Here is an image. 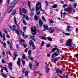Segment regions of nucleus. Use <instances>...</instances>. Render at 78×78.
<instances>
[{
	"label": "nucleus",
	"mask_w": 78,
	"mask_h": 78,
	"mask_svg": "<svg viewBox=\"0 0 78 78\" xmlns=\"http://www.w3.org/2000/svg\"><path fill=\"white\" fill-rule=\"evenodd\" d=\"M73 11V12H75V10H74V9L72 8V7H68V8H65L64 9V11H66V12H72Z\"/></svg>",
	"instance_id": "obj_1"
},
{
	"label": "nucleus",
	"mask_w": 78,
	"mask_h": 78,
	"mask_svg": "<svg viewBox=\"0 0 78 78\" xmlns=\"http://www.w3.org/2000/svg\"><path fill=\"white\" fill-rule=\"evenodd\" d=\"M39 9H41V11H44V10L41 8V3L40 2H37L36 4V11H38L39 10Z\"/></svg>",
	"instance_id": "obj_2"
},
{
	"label": "nucleus",
	"mask_w": 78,
	"mask_h": 78,
	"mask_svg": "<svg viewBox=\"0 0 78 78\" xmlns=\"http://www.w3.org/2000/svg\"><path fill=\"white\" fill-rule=\"evenodd\" d=\"M72 39H69L68 40L67 42L66 43V45L67 47H71L72 46Z\"/></svg>",
	"instance_id": "obj_3"
},
{
	"label": "nucleus",
	"mask_w": 78,
	"mask_h": 78,
	"mask_svg": "<svg viewBox=\"0 0 78 78\" xmlns=\"http://www.w3.org/2000/svg\"><path fill=\"white\" fill-rule=\"evenodd\" d=\"M16 3H17V1H15L12 3L10 5V7L9 8V9L12 11L13 9H14V5H15V4H16Z\"/></svg>",
	"instance_id": "obj_4"
},
{
	"label": "nucleus",
	"mask_w": 78,
	"mask_h": 78,
	"mask_svg": "<svg viewBox=\"0 0 78 78\" xmlns=\"http://www.w3.org/2000/svg\"><path fill=\"white\" fill-rule=\"evenodd\" d=\"M36 28L35 27H31V30L32 33V34L33 35H35L36 34Z\"/></svg>",
	"instance_id": "obj_5"
},
{
	"label": "nucleus",
	"mask_w": 78,
	"mask_h": 78,
	"mask_svg": "<svg viewBox=\"0 0 78 78\" xmlns=\"http://www.w3.org/2000/svg\"><path fill=\"white\" fill-rule=\"evenodd\" d=\"M30 44L31 47V45H32L33 50H35L36 47L34 46V43H33V41H32V40H31L30 41Z\"/></svg>",
	"instance_id": "obj_6"
},
{
	"label": "nucleus",
	"mask_w": 78,
	"mask_h": 78,
	"mask_svg": "<svg viewBox=\"0 0 78 78\" xmlns=\"http://www.w3.org/2000/svg\"><path fill=\"white\" fill-rule=\"evenodd\" d=\"M10 30H12V31L14 32V31H15L16 30V27L15 25H13L12 27L11 26L10 27Z\"/></svg>",
	"instance_id": "obj_7"
},
{
	"label": "nucleus",
	"mask_w": 78,
	"mask_h": 78,
	"mask_svg": "<svg viewBox=\"0 0 78 78\" xmlns=\"http://www.w3.org/2000/svg\"><path fill=\"white\" fill-rule=\"evenodd\" d=\"M0 36L2 38H3V41H5L6 40V38H5V34H3V35L1 31H0Z\"/></svg>",
	"instance_id": "obj_8"
},
{
	"label": "nucleus",
	"mask_w": 78,
	"mask_h": 78,
	"mask_svg": "<svg viewBox=\"0 0 78 78\" xmlns=\"http://www.w3.org/2000/svg\"><path fill=\"white\" fill-rule=\"evenodd\" d=\"M14 20L15 24H16V25L18 30H19V29H20V26H19L17 24V20H16V16L14 17Z\"/></svg>",
	"instance_id": "obj_9"
},
{
	"label": "nucleus",
	"mask_w": 78,
	"mask_h": 78,
	"mask_svg": "<svg viewBox=\"0 0 78 78\" xmlns=\"http://www.w3.org/2000/svg\"><path fill=\"white\" fill-rule=\"evenodd\" d=\"M8 68L10 69V70H12V62H9L8 64Z\"/></svg>",
	"instance_id": "obj_10"
},
{
	"label": "nucleus",
	"mask_w": 78,
	"mask_h": 78,
	"mask_svg": "<svg viewBox=\"0 0 78 78\" xmlns=\"http://www.w3.org/2000/svg\"><path fill=\"white\" fill-rule=\"evenodd\" d=\"M17 56H18L17 54L15 52L14 54H13V56L12 58L13 59V61L16 60V59L17 58Z\"/></svg>",
	"instance_id": "obj_11"
},
{
	"label": "nucleus",
	"mask_w": 78,
	"mask_h": 78,
	"mask_svg": "<svg viewBox=\"0 0 78 78\" xmlns=\"http://www.w3.org/2000/svg\"><path fill=\"white\" fill-rule=\"evenodd\" d=\"M18 61L17 62V63L18 66H19V68L20 67V58H19L18 59Z\"/></svg>",
	"instance_id": "obj_12"
},
{
	"label": "nucleus",
	"mask_w": 78,
	"mask_h": 78,
	"mask_svg": "<svg viewBox=\"0 0 78 78\" xmlns=\"http://www.w3.org/2000/svg\"><path fill=\"white\" fill-rule=\"evenodd\" d=\"M43 27L44 29H47L48 30H51V28H48V26L47 25H44Z\"/></svg>",
	"instance_id": "obj_13"
},
{
	"label": "nucleus",
	"mask_w": 78,
	"mask_h": 78,
	"mask_svg": "<svg viewBox=\"0 0 78 78\" xmlns=\"http://www.w3.org/2000/svg\"><path fill=\"white\" fill-rule=\"evenodd\" d=\"M1 75H2L3 78H7L8 77V75L7 74H4L3 73H1Z\"/></svg>",
	"instance_id": "obj_14"
},
{
	"label": "nucleus",
	"mask_w": 78,
	"mask_h": 78,
	"mask_svg": "<svg viewBox=\"0 0 78 78\" xmlns=\"http://www.w3.org/2000/svg\"><path fill=\"white\" fill-rule=\"evenodd\" d=\"M23 17L24 18H25L26 20H29V18L28 17V16L23 14Z\"/></svg>",
	"instance_id": "obj_15"
},
{
	"label": "nucleus",
	"mask_w": 78,
	"mask_h": 78,
	"mask_svg": "<svg viewBox=\"0 0 78 78\" xmlns=\"http://www.w3.org/2000/svg\"><path fill=\"white\" fill-rule=\"evenodd\" d=\"M25 42V40H24L23 39H21L19 41V42L20 44H21V45H22V42Z\"/></svg>",
	"instance_id": "obj_16"
},
{
	"label": "nucleus",
	"mask_w": 78,
	"mask_h": 78,
	"mask_svg": "<svg viewBox=\"0 0 78 78\" xmlns=\"http://www.w3.org/2000/svg\"><path fill=\"white\" fill-rule=\"evenodd\" d=\"M22 11L24 14H27V10H26L25 8L22 9Z\"/></svg>",
	"instance_id": "obj_17"
},
{
	"label": "nucleus",
	"mask_w": 78,
	"mask_h": 78,
	"mask_svg": "<svg viewBox=\"0 0 78 78\" xmlns=\"http://www.w3.org/2000/svg\"><path fill=\"white\" fill-rule=\"evenodd\" d=\"M39 24L40 27H41V26L43 25V22L41 20H39Z\"/></svg>",
	"instance_id": "obj_18"
},
{
	"label": "nucleus",
	"mask_w": 78,
	"mask_h": 78,
	"mask_svg": "<svg viewBox=\"0 0 78 78\" xmlns=\"http://www.w3.org/2000/svg\"><path fill=\"white\" fill-rule=\"evenodd\" d=\"M46 72L47 73L49 72V69L47 66H46Z\"/></svg>",
	"instance_id": "obj_19"
},
{
	"label": "nucleus",
	"mask_w": 78,
	"mask_h": 78,
	"mask_svg": "<svg viewBox=\"0 0 78 78\" xmlns=\"http://www.w3.org/2000/svg\"><path fill=\"white\" fill-rule=\"evenodd\" d=\"M58 60V57L55 58L54 59V63H56V61H57Z\"/></svg>",
	"instance_id": "obj_20"
},
{
	"label": "nucleus",
	"mask_w": 78,
	"mask_h": 78,
	"mask_svg": "<svg viewBox=\"0 0 78 78\" xmlns=\"http://www.w3.org/2000/svg\"><path fill=\"white\" fill-rule=\"evenodd\" d=\"M7 43L8 45H12V41H11V42L10 43V41H8L7 42Z\"/></svg>",
	"instance_id": "obj_21"
},
{
	"label": "nucleus",
	"mask_w": 78,
	"mask_h": 78,
	"mask_svg": "<svg viewBox=\"0 0 78 78\" xmlns=\"http://www.w3.org/2000/svg\"><path fill=\"white\" fill-rule=\"evenodd\" d=\"M58 48H53L52 49V52H54L55 51V50H57V49H58Z\"/></svg>",
	"instance_id": "obj_22"
},
{
	"label": "nucleus",
	"mask_w": 78,
	"mask_h": 78,
	"mask_svg": "<svg viewBox=\"0 0 78 78\" xmlns=\"http://www.w3.org/2000/svg\"><path fill=\"white\" fill-rule=\"evenodd\" d=\"M25 75L26 76H28V71L26 70L25 71Z\"/></svg>",
	"instance_id": "obj_23"
},
{
	"label": "nucleus",
	"mask_w": 78,
	"mask_h": 78,
	"mask_svg": "<svg viewBox=\"0 0 78 78\" xmlns=\"http://www.w3.org/2000/svg\"><path fill=\"white\" fill-rule=\"evenodd\" d=\"M70 27H71V26H67V29L66 30L67 31H70Z\"/></svg>",
	"instance_id": "obj_24"
},
{
	"label": "nucleus",
	"mask_w": 78,
	"mask_h": 78,
	"mask_svg": "<svg viewBox=\"0 0 78 78\" xmlns=\"http://www.w3.org/2000/svg\"><path fill=\"white\" fill-rule=\"evenodd\" d=\"M30 37L31 39H33V41H35V39H34V37H35L34 36H30Z\"/></svg>",
	"instance_id": "obj_25"
},
{
	"label": "nucleus",
	"mask_w": 78,
	"mask_h": 78,
	"mask_svg": "<svg viewBox=\"0 0 78 78\" xmlns=\"http://www.w3.org/2000/svg\"><path fill=\"white\" fill-rule=\"evenodd\" d=\"M28 53L29 54L28 56L30 57V56H31V51L30 50H29Z\"/></svg>",
	"instance_id": "obj_26"
},
{
	"label": "nucleus",
	"mask_w": 78,
	"mask_h": 78,
	"mask_svg": "<svg viewBox=\"0 0 78 78\" xmlns=\"http://www.w3.org/2000/svg\"><path fill=\"white\" fill-rule=\"evenodd\" d=\"M22 58L23 59H26V60H28V59L26 58V57H25V54H23V55L22 56Z\"/></svg>",
	"instance_id": "obj_27"
},
{
	"label": "nucleus",
	"mask_w": 78,
	"mask_h": 78,
	"mask_svg": "<svg viewBox=\"0 0 78 78\" xmlns=\"http://www.w3.org/2000/svg\"><path fill=\"white\" fill-rule=\"evenodd\" d=\"M57 7H58V5L55 4H54L52 6V8H56Z\"/></svg>",
	"instance_id": "obj_28"
},
{
	"label": "nucleus",
	"mask_w": 78,
	"mask_h": 78,
	"mask_svg": "<svg viewBox=\"0 0 78 78\" xmlns=\"http://www.w3.org/2000/svg\"><path fill=\"white\" fill-rule=\"evenodd\" d=\"M29 67L30 68V69H31L32 67H33V65H32V64L31 62H30L29 64Z\"/></svg>",
	"instance_id": "obj_29"
},
{
	"label": "nucleus",
	"mask_w": 78,
	"mask_h": 78,
	"mask_svg": "<svg viewBox=\"0 0 78 78\" xmlns=\"http://www.w3.org/2000/svg\"><path fill=\"white\" fill-rule=\"evenodd\" d=\"M28 58H29L31 60V61H33V57H31V56H28Z\"/></svg>",
	"instance_id": "obj_30"
},
{
	"label": "nucleus",
	"mask_w": 78,
	"mask_h": 78,
	"mask_svg": "<svg viewBox=\"0 0 78 78\" xmlns=\"http://www.w3.org/2000/svg\"><path fill=\"white\" fill-rule=\"evenodd\" d=\"M28 3L29 7L30 9H31V5H30V2L29 1H28Z\"/></svg>",
	"instance_id": "obj_31"
},
{
	"label": "nucleus",
	"mask_w": 78,
	"mask_h": 78,
	"mask_svg": "<svg viewBox=\"0 0 78 78\" xmlns=\"http://www.w3.org/2000/svg\"><path fill=\"white\" fill-rule=\"evenodd\" d=\"M2 68L4 69V70H5L6 72H8V70H7V69L6 67H2Z\"/></svg>",
	"instance_id": "obj_32"
},
{
	"label": "nucleus",
	"mask_w": 78,
	"mask_h": 78,
	"mask_svg": "<svg viewBox=\"0 0 78 78\" xmlns=\"http://www.w3.org/2000/svg\"><path fill=\"white\" fill-rule=\"evenodd\" d=\"M49 22H50V23H54V22L52 20H49Z\"/></svg>",
	"instance_id": "obj_33"
},
{
	"label": "nucleus",
	"mask_w": 78,
	"mask_h": 78,
	"mask_svg": "<svg viewBox=\"0 0 78 78\" xmlns=\"http://www.w3.org/2000/svg\"><path fill=\"white\" fill-rule=\"evenodd\" d=\"M19 10L20 11V15L21 16H22V13L21 12V9H20V8H19Z\"/></svg>",
	"instance_id": "obj_34"
},
{
	"label": "nucleus",
	"mask_w": 78,
	"mask_h": 78,
	"mask_svg": "<svg viewBox=\"0 0 78 78\" xmlns=\"http://www.w3.org/2000/svg\"><path fill=\"white\" fill-rule=\"evenodd\" d=\"M16 31V33L18 36H19V35H20V33H19V31L16 30V31Z\"/></svg>",
	"instance_id": "obj_35"
},
{
	"label": "nucleus",
	"mask_w": 78,
	"mask_h": 78,
	"mask_svg": "<svg viewBox=\"0 0 78 78\" xmlns=\"http://www.w3.org/2000/svg\"><path fill=\"white\" fill-rule=\"evenodd\" d=\"M25 71H26V69L25 68L23 69L22 72L23 73H25Z\"/></svg>",
	"instance_id": "obj_36"
},
{
	"label": "nucleus",
	"mask_w": 78,
	"mask_h": 78,
	"mask_svg": "<svg viewBox=\"0 0 78 78\" xmlns=\"http://www.w3.org/2000/svg\"><path fill=\"white\" fill-rule=\"evenodd\" d=\"M22 62L23 63V65H24L25 64V60H23L22 61Z\"/></svg>",
	"instance_id": "obj_37"
},
{
	"label": "nucleus",
	"mask_w": 78,
	"mask_h": 78,
	"mask_svg": "<svg viewBox=\"0 0 78 78\" xmlns=\"http://www.w3.org/2000/svg\"><path fill=\"white\" fill-rule=\"evenodd\" d=\"M45 3L47 6H48V2L47 1H46L45 2Z\"/></svg>",
	"instance_id": "obj_38"
},
{
	"label": "nucleus",
	"mask_w": 78,
	"mask_h": 78,
	"mask_svg": "<svg viewBox=\"0 0 78 78\" xmlns=\"http://www.w3.org/2000/svg\"><path fill=\"white\" fill-rule=\"evenodd\" d=\"M34 19L36 21H37V19H38V17L37 16H34Z\"/></svg>",
	"instance_id": "obj_39"
},
{
	"label": "nucleus",
	"mask_w": 78,
	"mask_h": 78,
	"mask_svg": "<svg viewBox=\"0 0 78 78\" xmlns=\"http://www.w3.org/2000/svg\"><path fill=\"white\" fill-rule=\"evenodd\" d=\"M56 71L57 72V73L58 74H59V72L60 70H59V69H57L56 70Z\"/></svg>",
	"instance_id": "obj_40"
},
{
	"label": "nucleus",
	"mask_w": 78,
	"mask_h": 78,
	"mask_svg": "<svg viewBox=\"0 0 78 78\" xmlns=\"http://www.w3.org/2000/svg\"><path fill=\"white\" fill-rule=\"evenodd\" d=\"M3 46L4 48H6V44L5 42H4L3 43Z\"/></svg>",
	"instance_id": "obj_41"
},
{
	"label": "nucleus",
	"mask_w": 78,
	"mask_h": 78,
	"mask_svg": "<svg viewBox=\"0 0 78 78\" xmlns=\"http://www.w3.org/2000/svg\"><path fill=\"white\" fill-rule=\"evenodd\" d=\"M53 54H54V55L56 56H58V54L57 53H54Z\"/></svg>",
	"instance_id": "obj_42"
},
{
	"label": "nucleus",
	"mask_w": 78,
	"mask_h": 78,
	"mask_svg": "<svg viewBox=\"0 0 78 78\" xmlns=\"http://www.w3.org/2000/svg\"><path fill=\"white\" fill-rule=\"evenodd\" d=\"M47 39H48L49 41H52V39L50 37H47Z\"/></svg>",
	"instance_id": "obj_43"
},
{
	"label": "nucleus",
	"mask_w": 78,
	"mask_h": 78,
	"mask_svg": "<svg viewBox=\"0 0 78 78\" xmlns=\"http://www.w3.org/2000/svg\"><path fill=\"white\" fill-rule=\"evenodd\" d=\"M42 20H43L44 21H45V20H46L45 18L44 17V16H42Z\"/></svg>",
	"instance_id": "obj_44"
},
{
	"label": "nucleus",
	"mask_w": 78,
	"mask_h": 78,
	"mask_svg": "<svg viewBox=\"0 0 78 78\" xmlns=\"http://www.w3.org/2000/svg\"><path fill=\"white\" fill-rule=\"evenodd\" d=\"M23 46L25 48L27 47V44L26 43H23Z\"/></svg>",
	"instance_id": "obj_45"
},
{
	"label": "nucleus",
	"mask_w": 78,
	"mask_h": 78,
	"mask_svg": "<svg viewBox=\"0 0 78 78\" xmlns=\"http://www.w3.org/2000/svg\"><path fill=\"white\" fill-rule=\"evenodd\" d=\"M64 34L66 36H70V34L68 33H64Z\"/></svg>",
	"instance_id": "obj_46"
},
{
	"label": "nucleus",
	"mask_w": 78,
	"mask_h": 78,
	"mask_svg": "<svg viewBox=\"0 0 78 78\" xmlns=\"http://www.w3.org/2000/svg\"><path fill=\"white\" fill-rule=\"evenodd\" d=\"M51 57L52 59H54V58H55V55L53 53Z\"/></svg>",
	"instance_id": "obj_47"
},
{
	"label": "nucleus",
	"mask_w": 78,
	"mask_h": 78,
	"mask_svg": "<svg viewBox=\"0 0 78 78\" xmlns=\"http://www.w3.org/2000/svg\"><path fill=\"white\" fill-rule=\"evenodd\" d=\"M57 51L58 52V55H60V53L59 52V49L58 48L57 49Z\"/></svg>",
	"instance_id": "obj_48"
},
{
	"label": "nucleus",
	"mask_w": 78,
	"mask_h": 78,
	"mask_svg": "<svg viewBox=\"0 0 78 78\" xmlns=\"http://www.w3.org/2000/svg\"><path fill=\"white\" fill-rule=\"evenodd\" d=\"M76 6H77V4H76V3H75L74 4V8H76Z\"/></svg>",
	"instance_id": "obj_49"
},
{
	"label": "nucleus",
	"mask_w": 78,
	"mask_h": 78,
	"mask_svg": "<svg viewBox=\"0 0 78 78\" xmlns=\"http://www.w3.org/2000/svg\"><path fill=\"white\" fill-rule=\"evenodd\" d=\"M68 6L67 4H65L63 5L62 6L63 7H67V6Z\"/></svg>",
	"instance_id": "obj_50"
},
{
	"label": "nucleus",
	"mask_w": 78,
	"mask_h": 78,
	"mask_svg": "<svg viewBox=\"0 0 78 78\" xmlns=\"http://www.w3.org/2000/svg\"><path fill=\"white\" fill-rule=\"evenodd\" d=\"M11 11L9 8L8 10V13H10L11 12Z\"/></svg>",
	"instance_id": "obj_51"
},
{
	"label": "nucleus",
	"mask_w": 78,
	"mask_h": 78,
	"mask_svg": "<svg viewBox=\"0 0 78 78\" xmlns=\"http://www.w3.org/2000/svg\"><path fill=\"white\" fill-rule=\"evenodd\" d=\"M16 12L15 11H14L13 12H12V15H14V14H16Z\"/></svg>",
	"instance_id": "obj_52"
},
{
	"label": "nucleus",
	"mask_w": 78,
	"mask_h": 78,
	"mask_svg": "<svg viewBox=\"0 0 78 78\" xmlns=\"http://www.w3.org/2000/svg\"><path fill=\"white\" fill-rule=\"evenodd\" d=\"M7 5H9V0H7Z\"/></svg>",
	"instance_id": "obj_53"
},
{
	"label": "nucleus",
	"mask_w": 78,
	"mask_h": 78,
	"mask_svg": "<svg viewBox=\"0 0 78 78\" xmlns=\"http://www.w3.org/2000/svg\"><path fill=\"white\" fill-rule=\"evenodd\" d=\"M44 41H42L41 43V46L42 47L44 46Z\"/></svg>",
	"instance_id": "obj_54"
},
{
	"label": "nucleus",
	"mask_w": 78,
	"mask_h": 78,
	"mask_svg": "<svg viewBox=\"0 0 78 78\" xmlns=\"http://www.w3.org/2000/svg\"><path fill=\"white\" fill-rule=\"evenodd\" d=\"M41 39H44V40H46V38L45 37H41Z\"/></svg>",
	"instance_id": "obj_55"
},
{
	"label": "nucleus",
	"mask_w": 78,
	"mask_h": 78,
	"mask_svg": "<svg viewBox=\"0 0 78 78\" xmlns=\"http://www.w3.org/2000/svg\"><path fill=\"white\" fill-rule=\"evenodd\" d=\"M26 28H27V27H23V30L24 31H25V30Z\"/></svg>",
	"instance_id": "obj_56"
},
{
	"label": "nucleus",
	"mask_w": 78,
	"mask_h": 78,
	"mask_svg": "<svg viewBox=\"0 0 78 78\" xmlns=\"http://www.w3.org/2000/svg\"><path fill=\"white\" fill-rule=\"evenodd\" d=\"M50 47V44H48L46 45V47L47 48H48V47Z\"/></svg>",
	"instance_id": "obj_57"
},
{
	"label": "nucleus",
	"mask_w": 78,
	"mask_h": 78,
	"mask_svg": "<svg viewBox=\"0 0 78 78\" xmlns=\"http://www.w3.org/2000/svg\"><path fill=\"white\" fill-rule=\"evenodd\" d=\"M2 63H5L6 62L5 61V60L2 59Z\"/></svg>",
	"instance_id": "obj_58"
},
{
	"label": "nucleus",
	"mask_w": 78,
	"mask_h": 78,
	"mask_svg": "<svg viewBox=\"0 0 78 78\" xmlns=\"http://www.w3.org/2000/svg\"><path fill=\"white\" fill-rule=\"evenodd\" d=\"M8 53L10 56H12V55H11V52H10V51H8Z\"/></svg>",
	"instance_id": "obj_59"
},
{
	"label": "nucleus",
	"mask_w": 78,
	"mask_h": 78,
	"mask_svg": "<svg viewBox=\"0 0 78 78\" xmlns=\"http://www.w3.org/2000/svg\"><path fill=\"white\" fill-rule=\"evenodd\" d=\"M9 47L10 49H12L13 47H12V45L10 44Z\"/></svg>",
	"instance_id": "obj_60"
},
{
	"label": "nucleus",
	"mask_w": 78,
	"mask_h": 78,
	"mask_svg": "<svg viewBox=\"0 0 78 78\" xmlns=\"http://www.w3.org/2000/svg\"><path fill=\"white\" fill-rule=\"evenodd\" d=\"M36 73H37V72L36 71H35L34 72V76H36Z\"/></svg>",
	"instance_id": "obj_61"
},
{
	"label": "nucleus",
	"mask_w": 78,
	"mask_h": 78,
	"mask_svg": "<svg viewBox=\"0 0 78 78\" xmlns=\"http://www.w3.org/2000/svg\"><path fill=\"white\" fill-rule=\"evenodd\" d=\"M23 21L24 24H25L26 23V22H25V20H24L23 19Z\"/></svg>",
	"instance_id": "obj_62"
},
{
	"label": "nucleus",
	"mask_w": 78,
	"mask_h": 78,
	"mask_svg": "<svg viewBox=\"0 0 78 78\" xmlns=\"http://www.w3.org/2000/svg\"><path fill=\"white\" fill-rule=\"evenodd\" d=\"M33 15H34V13L33 12H32L30 14V15L31 16H33Z\"/></svg>",
	"instance_id": "obj_63"
},
{
	"label": "nucleus",
	"mask_w": 78,
	"mask_h": 78,
	"mask_svg": "<svg viewBox=\"0 0 78 78\" xmlns=\"http://www.w3.org/2000/svg\"><path fill=\"white\" fill-rule=\"evenodd\" d=\"M37 15H39L40 14V11H38V12H37Z\"/></svg>",
	"instance_id": "obj_64"
}]
</instances>
